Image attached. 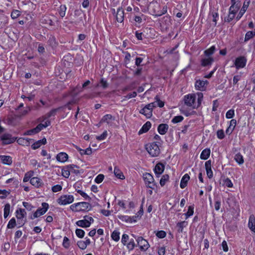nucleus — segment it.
I'll use <instances>...</instances> for the list:
<instances>
[{
    "mask_svg": "<svg viewBox=\"0 0 255 255\" xmlns=\"http://www.w3.org/2000/svg\"><path fill=\"white\" fill-rule=\"evenodd\" d=\"M203 99V94L201 92L189 94L184 97V104L192 109L198 108L200 106Z\"/></svg>",
    "mask_w": 255,
    "mask_h": 255,
    "instance_id": "1",
    "label": "nucleus"
},
{
    "mask_svg": "<svg viewBox=\"0 0 255 255\" xmlns=\"http://www.w3.org/2000/svg\"><path fill=\"white\" fill-rule=\"evenodd\" d=\"M70 209L75 212H88L92 209V206L88 202H81L72 204Z\"/></svg>",
    "mask_w": 255,
    "mask_h": 255,
    "instance_id": "2",
    "label": "nucleus"
},
{
    "mask_svg": "<svg viewBox=\"0 0 255 255\" xmlns=\"http://www.w3.org/2000/svg\"><path fill=\"white\" fill-rule=\"evenodd\" d=\"M145 149L152 157L158 156L160 152L158 145L154 142L146 144Z\"/></svg>",
    "mask_w": 255,
    "mask_h": 255,
    "instance_id": "3",
    "label": "nucleus"
},
{
    "mask_svg": "<svg viewBox=\"0 0 255 255\" xmlns=\"http://www.w3.org/2000/svg\"><path fill=\"white\" fill-rule=\"evenodd\" d=\"M156 107L155 103H151L146 105L140 111V114L144 115L146 118H150L152 116L153 108Z\"/></svg>",
    "mask_w": 255,
    "mask_h": 255,
    "instance_id": "4",
    "label": "nucleus"
},
{
    "mask_svg": "<svg viewBox=\"0 0 255 255\" xmlns=\"http://www.w3.org/2000/svg\"><path fill=\"white\" fill-rule=\"evenodd\" d=\"M74 197L72 195L65 194L60 196L57 200L58 204L60 205H67L73 202Z\"/></svg>",
    "mask_w": 255,
    "mask_h": 255,
    "instance_id": "5",
    "label": "nucleus"
},
{
    "mask_svg": "<svg viewBox=\"0 0 255 255\" xmlns=\"http://www.w3.org/2000/svg\"><path fill=\"white\" fill-rule=\"evenodd\" d=\"M42 207L38 208L36 211L34 212L31 217V219L37 218L46 213L49 209V205L48 203L44 202L42 203Z\"/></svg>",
    "mask_w": 255,
    "mask_h": 255,
    "instance_id": "6",
    "label": "nucleus"
},
{
    "mask_svg": "<svg viewBox=\"0 0 255 255\" xmlns=\"http://www.w3.org/2000/svg\"><path fill=\"white\" fill-rule=\"evenodd\" d=\"M94 221V220L92 217L85 216L83 219L77 221L76 224L82 228H87L89 227Z\"/></svg>",
    "mask_w": 255,
    "mask_h": 255,
    "instance_id": "7",
    "label": "nucleus"
},
{
    "mask_svg": "<svg viewBox=\"0 0 255 255\" xmlns=\"http://www.w3.org/2000/svg\"><path fill=\"white\" fill-rule=\"evenodd\" d=\"M15 214V216L18 220V222H19V224L21 226L23 225L25 223V221L24 219L25 218L26 215L25 210L23 209L19 208L16 210Z\"/></svg>",
    "mask_w": 255,
    "mask_h": 255,
    "instance_id": "8",
    "label": "nucleus"
},
{
    "mask_svg": "<svg viewBox=\"0 0 255 255\" xmlns=\"http://www.w3.org/2000/svg\"><path fill=\"white\" fill-rule=\"evenodd\" d=\"M143 178L145 184L147 187L150 188H153L155 185L154 183V178L152 175L149 173H145L143 175Z\"/></svg>",
    "mask_w": 255,
    "mask_h": 255,
    "instance_id": "9",
    "label": "nucleus"
},
{
    "mask_svg": "<svg viewBox=\"0 0 255 255\" xmlns=\"http://www.w3.org/2000/svg\"><path fill=\"white\" fill-rule=\"evenodd\" d=\"M247 60L244 56H240L237 58L234 62V65L237 69L243 68L245 67Z\"/></svg>",
    "mask_w": 255,
    "mask_h": 255,
    "instance_id": "10",
    "label": "nucleus"
},
{
    "mask_svg": "<svg viewBox=\"0 0 255 255\" xmlns=\"http://www.w3.org/2000/svg\"><path fill=\"white\" fill-rule=\"evenodd\" d=\"M136 241L140 250L145 251L149 248V245L148 242L142 237H138L136 239Z\"/></svg>",
    "mask_w": 255,
    "mask_h": 255,
    "instance_id": "11",
    "label": "nucleus"
},
{
    "mask_svg": "<svg viewBox=\"0 0 255 255\" xmlns=\"http://www.w3.org/2000/svg\"><path fill=\"white\" fill-rule=\"evenodd\" d=\"M208 84L207 80H198L195 82V87L196 90L203 91L206 89Z\"/></svg>",
    "mask_w": 255,
    "mask_h": 255,
    "instance_id": "12",
    "label": "nucleus"
},
{
    "mask_svg": "<svg viewBox=\"0 0 255 255\" xmlns=\"http://www.w3.org/2000/svg\"><path fill=\"white\" fill-rule=\"evenodd\" d=\"M241 2L236 0H231V5L229 8V12L236 14L241 7Z\"/></svg>",
    "mask_w": 255,
    "mask_h": 255,
    "instance_id": "13",
    "label": "nucleus"
},
{
    "mask_svg": "<svg viewBox=\"0 0 255 255\" xmlns=\"http://www.w3.org/2000/svg\"><path fill=\"white\" fill-rule=\"evenodd\" d=\"M0 138L3 144H8L13 143L16 139L15 138L12 137L9 134H4L1 136Z\"/></svg>",
    "mask_w": 255,
    "mask_h": 255,
    "instance_id": "14",
    "label": "nucleus"
},
{
    "mask_svg": "<svg viewBox=\"0 0 255 255\" xmlns=\"http://www.w3.org/2000/svg\"><path fill=\"white\" fill-rule=\"evenodd\" d=\"M192 109H189L185 106H182L180 108V112L186 117L195 115L196 112L193 110Z\"/></svg>",
    "mask_w": 255,
    "mask_h": 255,
    "instance_id": "15",
    "label": "nucleus"
},
{
    "mask_svg": "<svg viewBox=\"0 0 255 255\" xmlns=\"http://www.w3.org/2000/svg\"><path fill=\"white\" fill-rule=\"evenodd\" d=\"M115 118L110 114L105 115L101 119V123H106L108 125L112 126L113 125L115 121Z\"/></svg>",
    "mask_w": 255,
    "mask_h": 255,
    "instance_id": "16",
    "label": "nucleus"
},
{
    "mask_svg": "<svg viewBox=\"0 0 255 255\" xmlns=\"http://www.w3.org/2000/svg\"><path fill=\"white\" fill-rule=\"evenodd\" d=\"M229 126L226 130V133L228 135H230L234 131L236 125L237 121L235 119H232L229 122Z\"/></svg>",
    "mask_w": 255,
    "mask_h": 255,
    "instance_id": "17",
    "label": "nucleus"
},
{
    "mask_svg": "<svg viewBox=\"0 0 255 255\" xmlns=\"http://www.w3.org/2000/svg\"><path fill=\"white\" fill-rule=\"evenodd\" d=\"M205 166L207 176L210 179L212 178L213 176V173L211 168V160H209L205 162Z\"/></svg>",
    "mask_w": 255,
    "mask_h": 255,
    "instance_id": "18",
    "label": "nucleus"
},
{
    "mask_svg": "<svg viewBox=\"0 0 255 255\" xmlns=\"http://www.w3.org/2000/svg\"><path fill=\"white\" fill-rule=\"evenodd\" d=\"M44 128H45V127H44L43 124L41 123L39 124L36 128L27 131L25 134L26 135H32L35 134L39 132Z\"/></svg>",
    "mask_w": 255,
    "mask_h": 255,
    "instance_id": "19",
    "label": "nucleus"
},
{
    "mask_svg": "<svg viewBox=\"0 0 255 255\" xmlns=\"http://www.w3.org/2000/svg\"><path fill=\"white\" fill-rule=\"evenodd\" d=\"M68 159V154L63 152L59 153L56 156V159L59 162L64 163L67 161Z\"/></svg>",
    "mask_w": 255,
    "mask_h": 255,
    "instance_id": "20",
    "label": "nucleus"
},
{
    "mask_svg": "<svg viewBox=\"0 0 255 255\" xmlns=\"http://www.w3.org/2000/svg\"><path fill=\"white\" fill-rule=\"evenodd\" d=\"M116 18L118 22H122L124 18V10L122 8H118L116 13Z\"/></svg>",
    "mask_w": 255,
    "mask_h": 255,
    "instance_id": "21",
    "label": "nucleus"
},
{
    "mask_svg": "<svg viewBox=\"0 0 255 255\" xmlns=\"http://www.w3.org/2000/svg\"><path fill=\"white\" fill-rule=\"evenodd\" d=\"M32 141H33V140L32 139L28 138H23V137L19 138L17 140V143L19 144L23 145V146L29 145Z\"/></svg>",
    "mask_w": 255,
    "mask_h": 255,
    "instance_id": "22",
    "label": "nucleus"
},
{
    "mask_svg": "<svg viewBox=\"0 0 255 255\" xmlns=\"http://www.w3.org/2000/svg\"><path fill=\"white\" fill-rule=\"evenodd\" d=\"M168 128L169 127L167 124H161L158 126L157 130L159 134L164 135L167 132Z\"/></svg>",
    "mask_w": 255,
    "mask_h": 255,
    "instance_id": "23",
    "label": "nucleus"
},
{
    "mask_svg": "<svg viewBox=\"0 0 255 255\" xmlns=\"http://www.w3.org/2000/svg\"><path fill=\"white\" fill-rule=\"evenodd\" d=\"M164 170V165L161 163H158L155 166L154 171L155 174H161Z\"/></svg>",
    "mask_w": 255,
    "mask_h": 255,
    "instance_id": "24",
    "label": "nucleus"
},
{
    "mask_svg": "<svg viewBox=\"0 0 255 255\" xmlns=\"http://www.w3.org/2000/svg\"><path fill=\"white\" fill-rule=\"evenodd\" d=\"M30 182L33 186L36 187H39L41 186L42 184L41 179L37 177L31 178L30 179Z\"/></svg>",
    "mask_w": 255,
    "mask_h": 255,
    "instance_id": "25",
    "label": "nucleus"
},
{
    "mask_svg": "<svg viewBox=\"0 0 255 255\" xmlns=\"http://www.w3.org/2000/svg\"><path fill=\"white\" fill-rule=\"evenodd\" d=\"M73 165H69L62 169L61 174L65 178H68L70 175V169L72 168Z\"/></svg>",
    "mask_w": 255,
    "mask_h": 255,
    "instance_id": "26",
    "label": "nucleus"
},
{
    "mask_svg": "<svg viewBox=\"0 0 255 255\" xmlns=\"http://www.w3.org/2000/svg\"><path fill=\"white\" fill-rule=\"evenodd\" d=\"M189 179L190 176L188 174H184L181 180L180 184V188L182 189L184 188L187 186V183Z\"/></svg>",
    "mask_w": 255,
    "mask_h": 255,
    "instance_id": "27",
    "label": "nucleus"
},
{
    "mask_svg": "<svg viewBox=\"0 0 255 255\" xmlns=\"http://www.w3.org/2000/svg\"><path fill=\"white\" fill-rule=\"evenodd\" d=\"M114 173L115 176L119 179L123 180L125 178L123 173L118 166L114 167Z\"/></svg>",
    "mask_w": 255,
    "mask_h": 255,
    "instance_id": "28",
    "label": "nucleus"
},
{
    "mask_svg": "<svg viewBox=\"0 0 255 255\" xmlns=\"http://www.w3.org/2000/svg\"><path fill=\"white\" fill-rule=\"evenodd\" d=\"M248 226L252 231L255 233V217L254 215H251L250 217Z\"/></svg>",
    "mask_w": 255,
    "mask_h": 255,
    "instance_id": "29",
    "label": "nucleus"
},
{
    "mask_svg": "<svg viewBox=\"0 0 255 255\" xmlns=\"http://www.w3.org/2000/svg\"><path fill=\"white\" fill-rule=\"evenodd\" d=\"M0 159L4 164L10 165L12 162V158L10 156L0 155Z\"/></svg>",
    "mask_w": 255,
    "mask_h": 255,
    "instance_id": "30",
    "label": "nucleus"
},
{
    "mask_svg": "<svg viewBox=\"0 0 255 255\" xmlns=\"http://www.w3.org/2000/svg\"><path fill=\"white\" fill-rule=\"evenodd\" d=\"M211 150L209 148L204 149L200 154V158L203 160L207 159L210 155Z\"/></svg>",
    "mask_w": 255,
    "mask_h": 255,
    "instance_id": "31",
    "label": "nucleus"
},
{
    "mask_svg": "<svg viewBox=\"0 0 255 255\" xmlns=\"http://www.w3.org/2000/svg\"><path fill=\"white\" fill-rule=\"evenodd\" d=\"M151 124L150 122H147L143 125L141 129L139 130L138 133L142 134L147 132L151 128Z\"/></svg>",
    "mask_w": 255,
    "mask_h": 255,
    "instance_id": "32",
    "label": "nucleus"
},
{
    "mask_svg": "<svg viewBox=\"0 0 255 255\" xmlns=\"http://www.w3.org/2000/svg\"><path fill=\"white\" fill-rule=\"evenodd\" d=\"M188 225L187 222L182 221L177 224V231L179 233H182L183 232L184 227H186Z\"/></svg>",
    "mask_w": 255,
    "mask_h": 255,
    "instance_id": "33",
    "label": "nucleus"
},
{
    "mask_svg": "<svg viewBox=\"0 0 255 255\" xmlns=\"http://www.w3.org/2000/svg\"><path fill=\"white\" fill-rule=\"evenodd\" d=\"M213 58L212 57H208L204 58L201 61V65L203 66H207L211 65L213 62Z\"/></svg>",
    "mask_w": 255,
    "mask_h": 255,
    "instance_id": "34",
    "label": "nucleus"
},
{
    "mask_svg": "<svg viewBox=\"0 0 255 255\" xmlns=\"http://www.w3.org/2000/svg\"><path fill=\"white\" fill-rule=\"evenodd\" d=\"M111 237L113 240L118 242L120 239V232L117 230H114L112 233Z\"/></svg>",
    "mask_w": 255,
    "mask_h": 255,
    "instance_id": "35",
    "label": "nucleus"
},
{
    "mask_svg": "<svg viewBox=\"0 0 255 255\" xmlns=\"http://www.w3.org/2000/svg\"><path fill=\"white\" fill-rule=\"evenodd\" d=\"M234 159L239 165H242L244 162V157L240 153L235 155Z\"/></svg>",
    "mask_w": 255,
    "mask_h": 255,
    "instance_id": "36",
    "label": "nucleus"
},
{
    "mask_svg": "<svg viewBox=\"0 0 255 255\" xmlns=\"http://www.w3.org/2000/svg\"><path fill=\"white\" fill-rule=\"evenodd\" d=\"M33 174L34 172L33 171H29L26 172L24 175V178L23 179V181L24 182H26L29 180H30V179L31 178V177L33 175Z\"/></svg>",
    "mask_w": 255,
    "mask_h": 255,
    "instance_id": "37",
    "label": "nucleus"
},
{
    "mask_svg": "<svg viewBox=\"0 0 255 255\" xmlns=\"http://www.w3.org/2000/svg\"><path fill=\"white\" fill-rule=\"evenodd\" d=\"M10 206L9 204H8V203L6 204L4 206V210H3V211H4L3 216H4V218H6L8 216V215L10 213Z\"/></svg>",
    "mask_w": 255,
    "mask_h": 255,
    "instance_id": "38",
    "label": "nucleus"
},
{
    "mask_svg": "<svg viewBox=\"0 0 255 255\" xmlns=\"http://www.w3.org/2000/svg\"><path fill=\"white\" fill-rule=\"evenodd\" d=\"M194 213V206H189L188 208V211L187 213L185 214V216H186V219L188 218L193 215Z\"/></svg>",
    "mask_w": 255,
    "mask_h": 255,
    "instance_id": "39",
    "label": "nucleus"
},
{
    "mask_svg": "<svg viewBox=\"0 0 255 255\" xmlns=\"http://www.w3.org/2000/svg\"><path fill=\"white\" fill-rule=\"evenodd\" d=\"M255 35V30L248 31L245 35V40L248 41Z\"/></svg>",
    "mask_w": 255,
    "mask_h": 255,
    "instance_id": "40",
    "label": "nucleus"
},
{
    "mask_svg": "<svg viewBox=\"0 0 255 255\" xmlns=\"http://www.w3.org/2000/svg\"><path fill=\"white\" fill-rule=\"evenodd\" d=\"M169 180V176L167 174L163 175L160 180V184L161 186H163L166 184V182Z\"/></svg>",
    "mask_w": 255,
    "mask_h": 255,
    "instance_id": "41",
    "label": "nucleus"
},
{
    "mask_svg": "<svg viewBox=\"0 0 255 255\" xmlns=\"http://www.w3.org/2000/svg\"><path fill=\"white\" fill-rule=\"evenodd\" d=\"M118 218L122 221L128 223H130V222H131V220H129L130 216H129L120 215H118Z\"/></svg>",
    "mask_w": 255,
    "mask_h": 255,
    "instance_id": "42",
    "label": "nucleus"
},
{
    "mask_svg": "<svg viewBox=\"0 0 255 255\" xmlns=\"http://www.w3.org/2000/svg\"><path fill=\"white\" fill-rule=\"evenodd\" d=\"M15 226H16L15 219V218H12L8 222V223L7 225V228L8 229H13L15 227Z\"/></svg>",
    "mask_w": 255,
    "mask_h": 255,
    "instance_id": "43",
    "label": "nucleus"
},
{
    "mask_svg": "<svg viewBox=\"0 0 255 255\" xmlns=\"http://www.w3.org/2000/svg\"><path fill=\"white\" fill-rule=\"evenodd\" d=\"M162 23H165L166 28L169 26L171 24V19L170 17L168 16H165L163 17Z\"/></svg>",
    "mask_w": 255,
    "mask_h": 255,
    "instance_id": "44",
    "label": "nucleus"
},
{
    "mask_svg": "<svg viewBox=\"0 0 255 255\" xmlns=\"http://www.w3.org/2000/svg\"><path fill=\"white\" fill-rule=\"evenodd\" d=\"M235 116V110L233 109L228 110L226 114V118L228 119L233 118Z\"/></svg>",
    "mask_w": 255,
    "mask_h": 255,
    "instance_id": "45",
    "label": "nucleus"
},
{
    "mask_svg": "<svg viewBox=\"0 0 255 255\" xmlns=\"http://www.w3.org/2000/svg\"><path fill=\"white\" fill-rule=\"evenodd\" d=\"M66 7L65 5H61L59 9V14L61 17H63L66 13Z\"/></svg>",
    "mask_w": 255,
    "mask_h": 255,
    "instance_id": "46",
    "label": "nucleus"
},
{
    "mask_svg": "<svg viewBox=\"0 0 255 255\" xmlns=\"http://www.w3.org/2000/svg\"><path fill=\"white\" fill-rule=\"evenodd\" d=\"M76 236L79 238H83L85 236V232L80 229H77L75 231Z\"/></svg>",
    "mask_w": 255,
    "mask_h": 255,
    "instance_id": "47",
    "label": "nucleus"
},
{
    "mask_svg": "<svg viewBox=\"0 0 255 255\" xmlns=\"http://www.w3.org/2000/svg\"><path fill=\"white\" fill-rule=\"evenodd\" d=\"M31 111L30 107H26L22 111L19 113V117H23Z\"/></svg>",
    "mask_w": 255,
    "mask_h": 255,
    "instance_id": "48",
    "label": "nucleus"
},
{
    "mask_svg": "<svg viewBox=\"0 0 255 255\" xmlns=\"http://www.w3.org/2000/svg\"><path fill=\"white\" fill-rule=\"evenodd\" d=\"M215 50V46H212L210 48L205 50L204 53L206 56H209L212 55V54H213Z\"/></svg>",
    "mask_w": 255,
    "mask_h": 255,
    "instance_id": "49",
    "label": "nucleus"
},
{
    "mask_svg": "<svg viewBox=\"0 0 255 255\" xmlns=\"http://www.w3.org/2000/svg\"><path fill=\"white\" fill-rule=\"evenodd\" d=\"M183 117L182 116H177L174 117L172 119L171 122L174 124H176V123H178L182 122L183 121Z\"/></svg>",
    "mask_w": 255,
    "mask_h": 255,
    "instance_id": "50",
    "label": "nucleus"
},
{
    "mask_svg": "<svg viewBox=\"0 0 255 255\" xmlns=\"http://www.w3.org/2000/svg\"><path fill=\"white\" fill-rule=\"evenodd\" d=\"M107 135H108V132L106 130H105L100 135L97 136L96 139L100 141L103 140L106 138Z\"/></svg>",
    "mask_w": 255,
    "mask_h": 255,
    "instance_id": "51",
    "label": "nucleus"
},
{
    "mask_svg": "<svg viewBox=\"0 0 255 255\" xmlns=\"http://www.w3.org/2000/svg\"><path fill=\"white\" fill-rule=\"evenodd\" d=\"M104 179V175L103 174H99L95 179V182L98 184L101 183Z\"/></svg>",
    "mask_w": 255,
    "mask_h": 255,
    "instance_id": "52",
    "label": "nucleus"
},
{
    "mask_svg": "<svg viewBox=\"0 0 255 255\" xmlns=\"http://www.w3.org/2000/svg\"><path fill=\"white\" fill-rule=\"evenodd\" d=\"M62 245H63V246L66 249H68L69 247L70 242H69V240L68 239V238L67 237H64Z\"/></svg>",
    "mask_w": 255,
    "mask_h": 255,
    "instance_id": "53",
    "label": "nucleus"
},
{
    "mask_svg": "<svg viewBox=\"0 0 255 255\" xmlns=\"http://www.w3.org/2000/svg\"><path fill=\"white\" fill-rule=\"evenodd\" d=\"M242 78V73H240L239 74H237L234 76L233 78V84L234 85H236L238 83V82L241 80Z\"/></svg>",
    "mask_w": 255,
    "mask_h": 255,
    "instance_id": "54",
    "label": "nucleus"
},
{
    "mask_svg": "<svg viewBox=\"0 0 255 255\" xmlns=\"http://www.w3.org/2000/svg\"><path fill=\"white\" fill-rule=\"evenodd\" d=\"M30 164L33 167H37V168L41 167L40 164L38 162L36 159H32L30 160Z\"/></svg>",
    "mask_w": 255,
    "mask_h": 255,
    "instance_id": "55",
    "label": "nucleus"
},
{
    "mask_svg": "<svg viewBox=\"0 0 255 255\" xmlns=\"http://www.w3.org/2000/svg\"><path fill=\"white\" fill-rule=\"evenodd\" d=\"M217 136L220 139H222L225 137V134L223 129L218 130L217 131Z\"/></svg>",
    "mask_w": 255,
    "mask_h": 255,
    "instance_id": "56",
    "label": "nucleus"
},
{
    "mask_svg": "<svg viewBox=\"0 0 255 255\" xmlns=\"http://www.w3.org/2000/svg\"><path fill=\"white\" fill-rule=\"evenodd\" d=\"M166 232L164 231H158L156 234V236L160 239L164 238L166 237Z\"/></svg>",
    "mask_w": 255,
    "mask_h": 255,
    "instance_id": "57",
    "label": "nucleus"
},
{
    "mask_svg": "<svg viewBox=\"0 0 255 255\" xmlns=\"http://www.w3.org/2000/svg\"><path fill=\"white\" fill-rule=\"evenodd\" d=\"M62 187L61 185L57 184V185L53 186L52 187V191L53 192H57L60 191L62 190Z\"/></svg>",
    "mask_w": 255,
    "mask_h": 255,
    "instance_id": "58",
    "label": "nucleus"
},
{
    "mask_svg": "<svg viewBox=\"0 0 255 255\" xmlns=\"http://www.w3.org/2000/svg\"><path fill=\"white\" fill-rule=\"evenodd\" d=\"M251 0H245L243 5L242 7V9L246 11L248 9L250 4Z\"/></svg>",
    "mask_w": 255,
    "mask_h": 255,
    "instance_id": "59",
    "label": "nucleus"
},
{
    "mask_svg": "<svg viewBox=\"0 0 255 255\" xmlns=\"http://www.w3.org/2000/svg\"><path fill=\"white\" fill-rule=\"evenodd\" d=\"M235 14L229 11V14L228 16L225 18V20L228 22H230L235 17Z\"/></svg>",
    "mask_w": 255,
    "mask_h": 255,
    "instance_id": "60",
    "label": "nucleus"
},
{
    "mask_svg": "<svg viewBox=\"0 0 255 255\" xmlns=\"http://www.w3.org/2000/svg\"><path fill=\"white\" fill-rule=\"evenodd\" d=\"M77 192L81 196H82L85 200H88L90 199L89 196L87 195V193H86L85 192H84L82 190H77Z\"/></svg>",
    "mask_w": 255,
    "mask_h": 255,
    "instance_id": "61",
    "label": "nucleus"
},
{
    "mask_svg": "<svg viewBox=\"0 0 255 255\" xmlns=\"http://www.w3.org/2000/svg\"><path fill=\"white\" fill-rule=\"evenodd\" d=\"M77 245L80 249L83 250H85L87 248L86 244L84 241H78L77 243Z\"/></svg>",
    "mask_w": 255,
    "mask_h": 255,
    "instance_id": "62",
    "label": "nucleus"
},
{
    "mask_svg": "<svg viewBox=\"0 0 255 255\" xmlns=\"http://www.w3.org/2000/svg\"><path fill=\"white\" fill-rule=\"evenodd\" d=\"M128 239L129 237L127 234H123L122 237L121 242L124 245H126Z\"/></svg>",
    "mask_w": 255,
    "mask_h": 255,
    "instance_id": "63",
    "label": "nucleus"
},
{
    "mask_svg": "<svg viewBox=\"0 0 255 255\" xmlns=\"http://www.w3.org/2000/svg\"><path fill=\"white\" fill-rule=\"evenodd\" d=\"M20 12L19 10H13L11 13V16L12 18H16L19 15H20Z\"/></svg>",
    "mask_w": 255,
    "mask_h": 255,
    "instance_id": "64",
    "label": "nucleus"
}]
</instances>
